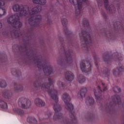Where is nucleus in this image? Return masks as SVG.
<instances>
[{
  "label": "nucleus",
  "mask_w": 124,
  "mask_h": 124,
  "mask_svg": "<svg viewBox=\"0 0 124 124\" xmlns=\"http://www.w3.org/2000/svg\"><path fill=\"white\" fill-rule=\"evenodd\" d=\"M13 9L15 12H19L18 15L19 17H23L28 15V14L29 15L27 18V21L31 27V30H34L36 27L40 26L42 20V16L38 13L42 10L41 6H37L30 11L28 6H23L16 4L13 6Z\"/></svg>",
  "instance_id": "1"
},
{
  "label": "nucleus",
  "mask_w": 124,
  "mask_h": 124,
  "mask_svg": "<svg viewBox=\"0 0 124 124\" xmlns=\"http://www.w3.org/2000/svg\"><path fill=\"white\" fill-rule=\"evenodd\" d=\"M34 87L40 89L43 92H47L49 96L53 99V109L55 113L53 116V120L57 121L59 119L62 118V113H61L62 111V107L58 103L59 102V97H58V91L54 88L50 89L49 84L46 83H41L39 80H36L34 82Z\"/></svg>",
  "instance_id": "2"
},
{
  "label": "nucleus",
  "mask_w": 124,
  "mask_h": 124,
  "mask_svg": "<svg viewBox=\"0 0 124 124\" xmlns=\"http://www.w3.org/2000/svg\"><path fill=\"white\" fill-rule=\"evenodd\" d=\"M33 61L37 64L38 68H43L46 75H50L53 73V68L47 63H43L41 60L39 59V56H34Z\"/></svg>",
  "instance_id": "3"
},
{
  "label": "nucleus",
  "mask_w": 124,
  "mask_h": 124,
  "mask_svg": "<svg viewBox=\"0 0 124 124\" xmlns=\"http://www.w3.org/2000/svg\"><path fill=\"white\" fill-rule=\"evenodd\" d=\"M81 46L85 50H88L91 43V34L90 33L83 31L79 34Z\"/></svg>",
  "instance_id": "4"
},
{
  "label": "nucleus",
  "mask_w": 124,
  "mask_h": 124,
  "mask_svg": "<svg viewBox=\"0 0 124 124\" xmlns=\"http://www.w3.org/2000/svg\"><path fill=\"white\" fill-rule=\"evenodd\" d=\"M70 3L74 5L75 8V15L77 18H80L81 16V12L83 6V1H86L87 0H69Z\"/></svg>",
  "instance_id": "5"
},
{
  "label": "nucleus",
  "mask_w": 124,
  "mask_h": 124,
  "mask_svg": "<svg viewBox=\"0 0 124 124\" xmlns=\"http://www.w3.org/2000/svg\"><path fill=\"white\" fill-rule=\"evenodd\" d=\"M19 17L18 15H15L10 16L7 19V23L15 28V29H19L22 27V23L19 20Z\"/></svg>",
  "instance_id": "6"
},
{
  "label": "nucleus",
  "mask_w": 124,
  "mask_h": 124,
  "mask_svg": "<svg viewBox=\"0 0 124 124\" xmlns=\"http://www.w3.org/2000/svg\"><path fill=\"white\" fill-rule=\"evenodd\" d=\"M59 50L61 53H63V54H65V62L66 63H72V57H73V51L71 50H65L64 48V46L63 45L61 46L60 47Z\"/></svg>",
  "instance_id": "7"
},
{
  "label": "nucleus",
  "mask_w": 124,
  "mask_h": 124,
  "mask_svg": "<svg viewBox=\"0 0 124 124\" xmlns=\"http://www.w3.org/2000/svg\"><path fill=\"white\" fill-rule=\"evenodd\" d=\"M62 99L65 104V108L66 110H68V111L70 112L72 111V110H73V105L70 103V97L68 95L67 93H64L63 94Z\"/></svg>",
  "instance_id": "8"
},
{
  "label": "nucleus",
  "mask_w": 124,
  "mask_h": 124,
  "mask_svg": "<svg viewBox=\"0 0 124 124\" xmlns=\"http://www.w3.org/2000/svg\"><path fill=\"white\" fill-rule=\"evenodd\" d=\"M18 103L19 107L24 108V109H29L31 106V101L26 98H20L18 99Z\"/></svg>",
  "instance_id": "9"
},
{
  "label": "nucleus",
  "mask_w": 124,
  "mask_h": 124,
  "mask_svg": "<svg viewBox=\"0 0 124 124\" xmlns=\"http://www.w3.org/2000/svg\"><path fill=\"white\" fill-rule=\"evenodd\" d=\"M62 26L64 28V31L66 33V36H71L72 34L71 31L67 29V25L68 24V21L66 18H62L61 20Z\"/></svg>",
  "instance_id": "10"
},
{
  "label": "nucleus",
  "mask_w": 124,
  "mask_h": 124,
  "mask_svg": "<svg viewBox=\"0 0 124 124\" xmlns=\"http://www.w3.org/2000/svg\"><path fill=\"white\" fill-rule=\"evenodd\" d=\"M80 68L82 72H85V73L92 71V65L89 62H87L86 64L82 62L80 64Z\"/></svg>",
  "instance_id": "11"
},
{
  "label": "nucleus",
  "mask_w": 124,
  "mask_h": 124,
  "mask_svg": "<svg viewBox=\"0 0 124 124\" xmlns=\"http://www.w3.org/2000/svg\"><path fill=\"white\" fill-rule=\"evenodd\" d=\"M104 2L105 6L108 11H109L110 13H114V12H115L116 11V8H115L113 5L109 6L108 5V0H104Z\"/></svg>",
  "instance_id": "12"
},
{
  "label": "nucleus",
  "mask_w": 124,
  "mask_h": 124,
  "mask_svg": "<svg viewBox=\"0 0 124 124\" xmlns=\"http://www.w3.org/2000/svg\"><path fill=\"white\" fill-rule=\"evenodd\" d=\"M65 78L66 80L71 82L74 79V74L70 71H67L65 74Z\"/></svg>",
  "instance_id": "13"
},
{
  "label": "nucleus",
  "mask_w": 124,
  "mask_h": 124,
  "mask_svg": "<svg viewBox=\"0 0 124 124\" xmlns=\"http://www.w3.org/2000/svg\"><path fill=\"white\" fill-rule=\"evenodd\" d=\"M34 103L38 107H44V106H45V102L39 98H37L35 100Z\"/></svg>",
  "instance_id": "14"
},
{
  "label": "nucleus",
  "mask_w": 124,
  "mask_h": 124,
  "mask_svg": "<svg viewBox=\"0 0 124 124\" xmlns=\"http://www.w3.org/2000/svg\"><path fill=\"white\" fill-rule=\"evenodd\" d=\"M87 93H88V89L86 87L82 88L80 89L78 93V95H80V97L83 98V97H85L86 94H87Z\"/></svg>",
  "instance_id": "15"
},
{
  "label": "nucleus",
  "mask_w": 124,
  "mask_h": 124,
  "mask_svg": "<svg viewBox=\"0 0 124 124\" xmlns=\"http://www.w3.org/2000/svg\"><path fill=\"white\" fill-rule=\"evenodd\" d=\"M3 96L7 99H11L12 98V92L9 91H6L3 93Z\"/></svg>",
  "instance_id": "16"
},
{
  "label": "nucleus",
  "mask_w": 124,
  "mask_h": 124,
  "mask_svg": "<svg viewBox=\"0 0 124 124\" xmlns=\"http://www.w3.org/2000/svg\"><path fill=\"white\" fill-rule=\"evenodd\" d=\"M0 108L2 109H7L8 108L7 103L3 99H0Z\"/></svg>",
  "instance_id": "17"
},
{
  "label": "nucleus",
  "mask_w": 124,
  "mask_h": 124,
  "mask_svg": "<svg viewBox=\"0 0 124 124\" xmlns=\"http://www.w3.org/2000/svg\"><path fill=\"white\" fill-rule=\"evenodd\" d=\"M124 69L123 67H120L119 69H115L113 70V74L115 76H120V73L124 71Z\"/></svg>",
  "instance_id": "18"
},
{
  "label": "nucleus",
  "mask_w": 124,
  "mask_h": 124,
  "mask_svg": "<svg viewBox=\"0 0 124 124\" xmlns=\"http://www.w3.org/2000/svg\"><path fill=\"white\" fill-rule=\"evenodd\" d=\"M77 80L79 84H83V83H85V82H86V78L82 75H79L78 76Z\"/></svg>",
  "instance_id": "19"
},
{
  "label": "nucleus",
  "mask_w": 124,
  "mask_h": 124,
  "mask_svg": "<svg viewBox=\"0 0 124 124\" xmlns=\"http://www.w3.org/2000/svg\"><path fill=\"white\" fill-rule=\"evenodd\" d=\"M98 89H99V91L98 93L97 92H96V89H94L93 90L94 94L95 96L96 100H99V99H100V93L102 92L101 90H100V87L98 86Z\"/></svg>",
  "instance_id": "20"
},
{
  "label": "nucleus",
  "mask_w": 124,
  "mask_h": 124,
  "mask_svg": "<svg viewBox=\"0 0 124 124\" xmlns=\"http://www.w3.org/2000/svg\"><path fill=\"white\" fill-rule=\"evenodd\" d=\"M32 1L35 4L44 5L47 2V0H32Z\"/></svg>",
  "instance_id": "21"
},
{
  "label": "nucleus",
  "mask_w": 124,
  "mask_h": 124,
  "mask_svg": "<svg viewBox=\"0 0 124 124\" xmlns=\"http://www.w3.org/2000/svg\"><path fill=\"white\" fill-rule=\"evenodd\" d=\"M19 32H20V31L16 30H13L11 32V35L14 38H18V37L20 36V34H19Z\"/></svg>",
  "instance_id": "22"
},
{
  "label": "nucleus",
  "mask_w": 124,
  "mask_h": 124,
  "mask_svg": "<svg viewBox=\"0 0 124 124\" xmlns=\"http://www.w3.org/2000/svg\"><path fill=\"white\" fill-rule=\"evenodd\" d=\"M86 103L87 105H93L94 103V100L92 97H88L86 100Z\"/></svg>",
  "instance_id": "23"
},
{
  "label": "nucleus",
  "mask_w": 124,
  "mask_h": 124,
  "mask_svg": "<svg viewBox=\"0 0 124 124\" xmlns=\"http://www.w3.org/2000/svg\"><path fill=\"white\" fill-rule=\"evenodd\" d=\"M14 111L15 113L18 114L19 116H24L25 115V111L21 108L15 109H14Z\"/></svg>",
  "instance_id": "24"
},
{
  "label": "nucleus",
  "mask_w": 124,
  "mask_h": 124,
  "mask_svg": "<svg viewBox=\"0 0 124 124\" xmlns=\"http://www.w3.org/2000/svg\"><path fill=\"white\" fill-rule=\"evenodd\" d=\"M24 90V87H23V85H17L16 83H15V91L19 92H22Z\"/></svg>",
  "instance_id": "25"
},
{
  "label": "nucleus",
  "mask_w": 124,
  "mask_h": 124,
  "mask_svg": "<svg viewBox=\"0 0 124 124\" xmlns=\"http://www.w3.org/2000/svg\"><path fill=\"white\" fill-rule=\"evenodd\" d=\"M27 122L30 124H31V123H35L36 120L33 117H29L27 118Z\"/></svg>",
  "instance_id": "26"
},
{
  "label": "nucleus",
  "mask_w": 124,
  "mask_h": 124,
  "mask_svg": "<svg viewBox=\"0 0 124 124\" xmlns=\"http://www.w3.org/2000/svg\"><path fill=\"white\" fill-rule=\"evenodd\" d=\"M7 85V84H6V82L5 81V80H2L0 81V87H1V88H5Z\"/></svg>",
  "instance_id": "27"
},
{
  "label": "nucleus",
  "mask_w": 124,
  "mask_h": 124,
  "mask_svg": "<svg viewBox=\"0 0 124 124\" xmlns=\"http://www.w3.org/2000/svg\"><path fill=\"white\" fill-rule=\"evenodd\" d=\"M114 27L115 28V29H120L121 26V23H120L119 22H117L116 23H114Z\"/></svg>",
  "instance_id": "28"
},
{
  "label": "nucleus",
  "mask_w": 124,
  "mask_h": 124,
  "mask_svg": "<svg viewBox=\"0 0 124 124\" xmlns=\"http://www.w3.org/2000/svg\"><path fill=\"white\" fill-rule=\"evenodd\" d=\"M48 82H49L48 85L49 86H52V85H53V84H54L55 81H54V80H52V79H51V78H48Z\"/></svg>",
  "instance_id": "29"
},
{
  "label": "nucleus",
  "mask_w": 124,
  "mask_h": 124,
  "mask_svg": "<svg viewBox=\"0 0 124 124\" xmlns=\"http://www.w3.org/2000/svg\"><path fill=\"white\" fill-rule=\"evenodd\" d=\"M113 91L115 92V93H117V90L118 91V92L120 93L121 92V88H119L118 87H113Z\"/></svg>",
  "instance_id": "30"
},
{
  "label": "nucleus",
  "mask_w": 124,
  "mask_h": 124,
  "mask_svg": "<svg viewBox=\"0 0 124 124\" xmlns=\"http://www.w3.org/2000/svg\"><path fill=\"white\" fill-rule=\"evenodd\" d=\"M115 98V102H120L121 101V98L119 96H114V99Z\"/></svg>",
  "instance_id": "31"
},
{
  "label": "nucleus",
  "mask_w": 124,
  "mask_h": 124,
  "mask_svg": "<svg viewBox=\"0 0 124 124\" xmlns=\"http://www.w3.org/2000/svg\"><path fill=\"white\" fill-rule=\"evenodd\" d=\"M57 85L60 88H62L63 87V83L62 81H58Z\"/></svg>",
  "instance_id": "32"
},
{
  "label": "nucleus",
  "mask_w": 124,
  "mask_h": 124,
  "mask_svg": "<svg viewBox=\"0 0 124 124\" xmlns=\"http://www.w3.org/2000/svg\"><path fill=\"white\" fill-rule=\"evenodd\" d=\"M104 74L105 76H106V77H108V76L110 75V71L107 70V71L105 72V73H104Z\"/></svg>",
  "instance_id": "33"
},
{
  "label": "nucleus",
  "mask_w": 124,
  "mask_h": 124,
  "mask_svg": "<svg viewBox=\"0 0 124 124\" xmlns=\"http://www.w3.org/2000/svg\"><path fill=\"white\" fill-rule=\"evenodd\" d=\"M98 6H101L103 4V1L99 0L97 1Z\"/></svg>",
  "instance_id": "34"
},
{
  "label": "nucleus",
  "mask_w": 124,
  "mask_h": 124,
  "mask_svg": "<svg viewBox=\"0 0 124 124\" xmlns=\"http://www.w3.org/2000/svg\"><path fill=\"white\" fill-rule=\"evenodd\" d=\"M62 124H72V123L68 120H65L63 121Z\"/></svg>",
  "instance_id": "35"
},
{
  "label": "nucleus",
  "mask_w": 124,
  "mask_h": 124,
  "mask_svg": "<svg viewBox=\"0 0 124 124\" xmlns=\"http://www.w3.org/2000/svg\"><path fill=\"white\" fill-rule=\"evenodd\" d=\"M109 59H110V58L109 57V56L107 55V56H105L104 57L103 60L105 62H107V61L108 60H109Z\"/></svg>",
  "instance_id": "36"
},
{
  "label": "nucleus",
  "mask_w": 124,
  "mask_h": 124,
  "mask_svg": "<svg viewBox=\"0 0 124 124\" xmlns=\"http://www.w3.org/2000/svg\"><path fill=\"white\" fill-rule=\"evenodd\" d=\"M51 115H52V113L50 112H48L47 113H46V119H48V118H49Z\"/></svg>",
  "instance_id": "37"
},
{
  "label": "nucleus",
  "mask_w": 124,
  "mask_h": 124,
  "mask_svg": "<svg viewBox=\"0 0 124 124\" xmlns=\"http://www.w3.org/2000/svg\"><path fill=\"white\" fill-rule=\"evenodd\" d=\"M71 118L72 119V121H75L76 120L75 116H74V114L73 113H71Z\"/></svg>",
  "instance_id": "38"
},
{
  "label": "nucleus",
  "mask_w": 124,
  "mask_h": 124,
  "mask_svg": "<svg viewBox=\"0 0 124 124\" xmlns=\"http://www.w3.org/2000/svg\"><path fill=\"white\" fill-rule=\"evenodd\" d=\"M3 35H4V36H6V35H9L8 32L7 31H4L2 33Z\"/></svg>",
  "instance_id": "39"
},
{
  "label": "nucleus",
  "mask_w": 124,
  "mask_h": 124,
  "mask_svg": "<svg viewBox=\"0 0 124 124\" xmlns=\"http://www.w3.org/2000/svg\"><path fill=\"white\" fill-rule=\"evenodd\" d=\"M84 25L85 27H89V22L87 21L86 23H84Z\"/></svg>",
  "instance_id": "40"
},
{
  "label": "nucleus",
  "mask_w": 124,
  "mask_h": 124,
  "mask_svg": "<svg viewBox=\"0 0 124 124\" xmlns=\"http://www.w3.org/2000/svg\"><path fill=\"white\" fill-rule=\"evenodd\" d=\"M13 74H14V75H21V72H18V73H19V74H18V73H16V74H15L14 72H12Z\"/></svg>",
  "instance_id": "41"
},
{
  "label": "nucleus",
  "mask_w": 124,
  "mask_h": 124,
  "mask_svg": "<svg viewBox=\"0 0 124 124\" xmlns=\"http://www.w3.org/2000/svg\"><path fill=\"white\" fill-rule=\"evenodd\" d=\"M61 62H62V60H58L57 61V63L59 64H61Z\"/></svg>",
  "instance_id": "42"
},
{
  "label": "nucleus",
  "mask_w": 124,
  "mask_h": 124,
  "mask_svg": "<svg viewBox=\"0 0 124 124\" xmlns=\"http://www.w3.org/2000/svg\"><path fill=\"white\" fill-rule=\"evenodd\" d=\"M47 22L48 24H50V23H51V19L47 18Z\"/></svg>",
  "instance_id": "43"
},
{
  "label": "nucleus",
  "mask_w": 124,
  "mask_h": 124,
  "mask_svg": "<svg viewBox=\"0 0 124 124\" xmlns=\"http://www.w3.org/2000/svg\"><path fill=\"white\" fill-rule=\"evenodd\" d=\"M103 91H104V92L107 91V87H105L104 88V89H103Z\"/></svg>",
  "instance_id": "44"
},
{
  "label": "nucleus",
  "mask_w": 124,
  "mask_h": 124,
  "mask_svg": "<svg viewBox=\"0 0 124 124\" xmlns=\"http://www.w3.org/2000/svg\"><path fill=\"white\" fill-rule=\"evenodd\" d=\"M2 28V23L0 22V29Z\"/></svg>",
  "instance_id": "45"
},
{
  "label": "nucleus",
  "mask_w": 124,
  "mask_h": 124,
  "mask_svg": "<svg viewBox=\"0 0 124 124\" xmlns=\"http://www.w3.org/2000/svg\"><path fill=\"white\" fill-rule=\"evenodd\" d=\"M88 120H89V121H91V120H92V117L89 116V117H88Z\"/></svg>",
  "instance_id": "46"
},
{
  "label": "nucleus",
  "mask_w": 124,
  "mask_h": 124,
  "mask_svg": "<svg viewBox=\"0 0 124 124\" xmlns=\"http://www.w3.org/2000/svg\"><path fill=\"white\" fill-rule=\"evenodd\" d=\"M22 48H23V49H25V50H27V46H24Z\"/></svg>",
  "instance_id": "47"
},
{
  "label": "nucleus",
  "mask_w": 124,
  "mask_h": 124,
  "mask_svg": "<svg viewBox=\"0 0 124 124\" xmlns=\"http://www.w3.org/2000/svg\"><path fill=\"white\" fill-rule=\"evenodd\" d=\"M61 39H62V37L59 38V40H61Z\"/></svg>",
  "instance_id": "48"
},
{
  "label": "nucleus",
  "mask_w": 124,
  "mask_h": 124,
  "mask_svg": "<svg viewBox=\"0 0 124 124\" xmlns=\"http://www.w3.org/2000/svg\"><path fill=\"white\" fill-rule=\"evenodd\" d=\"M102 85H103V86H104V85H105V84L102 83Z\"/></svg>",
  "instance_id": "49"
},
{
  "label": "nucleus",
  "mask_w": 124,
  "mask_h": 124,
  "mask_svg": "<svg viewBox=\"0 0 124 124\" xmlns=\"http://www.w3.org/2000/svg\"><path fill=\"white\" fill-rule=\"evenodd\" d=\"M21 35H23V34H21Z\"/></svg>",
  "instance_id": "50"
},
{
  "label": "nucleus",
  "mask_w": 124,
  "mask_h": 124,
  "mask_svg": "<svg viewBox=\"0 0 124 124\" xmlns=\"http://www.w3.org/2000/svg\"><path fill=\"white\" fill-rule=\"evenodd\" d=\"M26 37H27V36H25Z\"/></svg>",
  "instance_id": "51"
}]
</instances>
